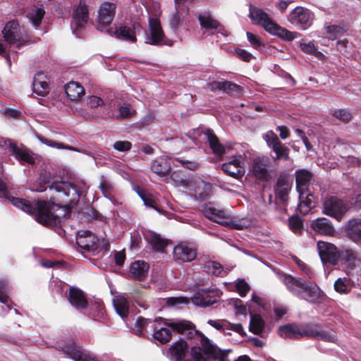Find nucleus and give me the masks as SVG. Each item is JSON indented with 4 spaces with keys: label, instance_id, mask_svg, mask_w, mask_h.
<instances>
[{
    "label": "nucleus",
    "instance_id": "60",
    "mask_svg": "<svg viewBox=\"0 0 361 361\" xmlns=\"http://www.w3.org/2000/svg\"><path fill=\"white\" fill-rule=\"evenodd\" d=\"M202 352H203L202 346H193L191 348L190 353L194 361H208L207 359L202 355Z\"/></svg>",
    "mask_w": 361,
    "mask_h": 361
},
{
    "label": "nucleus",
    "instance_id": "22",
    "mask_svg": "<svg viewBox=\"0 0 361 361\" xmlns=\"http://www.w3.org/2000/svg\"><path fill=\"white\" fill-rule=\"evenodd\" d=\"M2 34L4 40L8 44H14L17 42H19L18 46L21 44L20 42V27L19 23L17 21L12 20L8 22L2 30Z\"/></svg>",
    "mask_w": 361,
    "mask_h": 361
},
{
    "label": "nucleus",
    "instance_id": "43",
    "mask_svg": "<svg viewBox=\"0 0 361 361\" xmlns=\"http://www.w3.org/2000/svg\"><path fill=\"white\" fill-rule=\"evenodd\" d=\"M115 35L118 39L136 42L137 38L131 27L126 25H121L115 31Z\"/></svg>",
    "mask_w": 361,
    "mask_h": 361
},
{
    "label": "nucleus",
    "instance_id": "11",
    "mask_svg": "<svg viewBox=\"0 0 361 361\" xmlns=\"http://www.w3.org/2000/svg\"><path fill=\"white\" fill-rule=\"evenodd\" d=\"M313 20V13L302 6L295 7L288 16L289 22L298 26L302 30L311 27Z\"/></svg>",
    "mask_w": 361,
    "mask_h": 361
},
{
    "label": "nucleus",
    "instance_id": "51",
    "mask_svg": "<svg viewBox=\"0 0 361 361\" xmlns=\"http://www.w3.org/2000/svg\"><path fill=\"white\" fill-rule=\"evenodd\" d=\"M326 31L331 35L330 38L332 39H335L337 37L343 36L345 32L343 27L336 25L326 26Z\"/></svg>",
    "mask_w": 361,
    "mask_h": 361
},
{
    "label": "nucleus",
    "instance_id": "54",
    "mask_svg": "<svg viewBox=\"0 0 361 361\" xmlns=\"http://www.w3.org/2000/svg\"><path fill=\"white\" fill-rule=\"evenodd\" d=\"M175 10V13L171 15L170 18L169 25L173 30L177 31L181 25V20L179 14V9L177 6H176Z\"/></svg>",
    "mask_w": 361,
    "mask_h": 361
},
{
    "label": "nucleus",
    "instance_id": "13",
    "mask_svg": "<svg viewBox=\"0 0 361 361\" xmlns=\"http://www.w3.org/2000/svg\"><path fill=\"white\" fill-rule=\"evenodd\" d=\"M62 351L68 357L74 361H99L94 355L74 341L65 344L62 347Z\"/></svg>",
    "mask_w": 361,
    "mask_h": 361
},
{
    "label": "nucleus",
    "instance_id": "63",
    "mask_svg": "<svg viewBox=\"0 0 361 361\" xmlns=\"http://www.w3.org/2000/svg\"><path fill=\"white\" fill-rule=\"evenodd\" d=\"M300 48L304 53L309 54H314L317 50V47L312 42H310L308 43H300Z\"/></svg>",
    "mask_w": 361,
    "mask_h": 361
},
{
    "label": "nucleus",
    "instance_id": "4",
    "mask_svg": "<svg viewBox=\"0 0 361 361\" xmlns=\"http://www.w3.org/2000/svg\"><path fill=\"white\" fill-rule=\"evenodd\" d=\"M248 16L255 24L262 26L269 33L283 40L292 41L300 35L297 32H292L281 27L262 8L250 6Z\"/></svg>",
    "mask_w": 361,
    "mask_h": 361
},
{
    "label": "nucleus",
    "instance_id": "24",
    "mask_svg": "<svg viewBox=\"0 0 361 361\" xmlns=\"http://www.w3.org/2000/svg\"><path fill=\"white\" fill-rule=\"evenodd\" d=\"M222 171L228 176L235 179H240L245 175L243 163L239 158L235 157L231 161L221 166Z\"/></svg>",
    "mask_w": 361,
    "mask_h": 361
},
{
    "label": "nucleus",
    "instance_id": "9",
    "mask_svg": "<svg viewBox=\"0 0 361 361\" xmlns=\"http://www.w3.org/2000/svg\"><path fill=\"white\" fill-rule=\"evenodd\" d=\"M264 140L269 149L275 154L274 161H288L290 159V149L282 143L272 130L268 131Z\"/></svg>",
    "mask_w": 361,
    "mask_h": 361
},
{
    "label": "nucleus",
    "instance_id": "44",
    "mask_svg": "<svg viewBox=\"0 0 361 361\" xmlns=\"http://www.w3.org/2000/svg\"><path fill=\"white\" fill-rule=\"evenodd\" d=\"M0 147L8 149L16 159L22 164L23 163V149H20L16 143L13 142L11 140H0Z\"/></svg>",
    "mask_w": 361,
    "mask_h": 361
},
{
    "label": "nucleus",
    "instance_id": "8",
    "mask_svg": "<svg viewBox=\"0 0 361 361\" xmlns=\"http://www.w3.org/2000/svg\"><path fill=\"white\" fill-rule=\"evenodd\" d=\"M270 164V159L267 157L254 158L250 166L252 176L259 182H269L272 178L271 171L269 169Z\"/></svg>",
    "mask_w": 361,
    "mask_h": 361
},
{
    "label": "nucleus",
    "instance_id": "26",
    "mask_svg": "<svg viewBox=\"0 0 361 361\" xmlns=\"http://www.w3.org/2000/svg\"><path fill=\"white\" fill-rule=\"evenodd\" d=\"M149 269V264L147 262L136 260L130 264L129 276L135 281H145L147 277Z\"/></svg>",
    "mask_w": 361,
    "mask_h": 361
},
{
    "label": "nucleus",
    "instance_id": "36",
    "mask_svg": "<svg viewBox=\"0 0 361 361\" xmlns=\"http://www.w3.org/2000/svg\"><path fill=\"white\" fill-rule=\"evenodd\" d=\"M147 240L153 250L161 252H163L167 245L171 243V240L161 238L160 235L155 233L150 234Z\"/></svg>",
    "mask_w": 361,
    "mask_h": 361
},
{
    "label": "nucleus",
    "instance_id": "38",
    "mask_svg": "<svg viewBox=\"0 0 361 361\" xmlns=\"http://www.w3.org/2000/svg\"><path fill=\"white\" fill-rule=\"evenodd\" d=\"M313 195L310 192L305 193V195L300 196L299 194V204L298 205V210L302 215L307 214L310 210L314 207L312 202Z\"/></svg>",
    "mask_w": 361,
    "mask_h": 361
},
{
    "label": "nucleus",
    "instance_id": "46",
    "mask_svg": "<svg viewBox=\"0 0 361 361\" xmlns=\"http://www.w3.org/2000/svg\"><path fill=\"white\" fill-rule=\"evenodd\" d=\"M8 282L6 280H0V302L5 304L8 310L11 309V300L8 297Z\"/></svg>",
    "mask_w": 361,
    "mask_h": 361
},
{
    "label": "nucleus",
    "instance_id": "37",
    "mask_svg": "<svg viewBox=\"0 0 361 361\" xmlns=\"http://www.w3.org/2000/svg\"><path fill=\"white\" fill-rule=\"evenodd\" d=\"M337 255L338 256V262L346 264L348 267L355 266V262L357 259V252L352 249H345L340 250Z\"/></svg>",
    "mask_w": 361,
    "mask_h": 361
},
{
    "label": "nucleus",
    "instance_id": "16",
    "mask_svg": "<svg viewBox=\"0 0 361 361\" xmlns=\"http://www.w3.org/2000/svg\"><path fill=\"white\" fill-rule=\"evenodd\" d=\"M292 183L289 181V176L286 173H281L274 186L276 197L281 203L286 205L288 202L289 192Z\"/></svg>",
    "mask_w": 361,
    "mask_h": 361
},
{
    "label": "nucleus",
    "instance_id": "45",
    "mask_svg": "<svg viewBox=\"0 0 361 361\" xmlns=\"http://www.w3.org/2000/svg\"><path fill=\"white\" fill-rule=\"evenodd\" d=\"M205 267L208 273H211L216 276L224 277L227 274V271L224 270L223 266L215 261L208 262Z\"/></svg>",
    "mask_w": 361,
    "mask_h": 361
},
{
    "label": "nucleus",
    "instance_id": "2",
    "mask_svg": "<svg viewBox=\"0 0 361 361\" xmlns=\"http://www.w3.org/2000/svg\"><path fill=\"white\" fill-rule=\"evenodd\" d=\"M279 334L283 338L298 339L307 337L325 342L336 343L337 341V336L331 330H324L319 325L312 324L301 328L295 324H288L280 326Z\"/></svg>",
    "mask_w": 361,
    "mask_h": 361
},
{
    "label": "nucleus",
    "instance_id": "64",
    "mask_svg": "<svg viewBox=\"0 0 361 361\" xmlns=\"http://www.w3.org/2000/svg\"><path fill=\"white\" fill-rule=\"evenodd\" d=\"M224 321L226 322V324L228 325V326L226 327V329L234 331L243 336L246 335L241 324H232L227 320Z\"/></svg>",
    "mask_w": 361,
    "mask_h": 361
},
{
    "label": "nucleus",
    "instance_id": "40",
    "mask_svg": "<svg viewBox=\"0 0 361 361\" xmlns=\"http://www.w3.org/2000/svg\"><path fill=\"white\" fill-rule=\"evenodd\" d=\"M264 326L265 322L261 315L251 314L249 329L252 334L260 335L264 331Z\"/></svg>",
    "mask_w": 361,
    "mask_h": 361
},
{
    "label": "nucleus",
    "instance_id": "5",
    "mask_svg": "<svg viewBox=\"0 0 361 361\" xmlns=\"http://www.w3.org/2000/svg\"><path fill=\"white\" fill-rule=\"evenodd\" d=\"M348 204L336 196H326L322 202V213L341 221L348 210Z\"/></svg>",
    "mask_w": 361,
    "mask_h": 361
},
{
    "label": "nucleus",
    "instance_id": "27",
    "mask_svg": "<svg viewBox=\"0 0 361 361\" xmlns=\"http://www.w3.org/2000/svg\"><path fill=\"white\" fill-rule=\"evenodd\" d=\"M200 25L206 30H217L219 32L223 33L224 27L221 23L214 18L209 12L196 14Z\"/></svg>",
    "mask_w": 361,
    "mask_h": 361
},
{
    "label": "nucleus",
    "instance_id": "30",
    "mask_svg": "<svg viewBox=\"0 0 361 361\" xmlns=\"http://www.w3.org/2000/svg\"><path fill=\"white\" fill-rule=\"evenodd\" d=\"M46 76L42 72L37 73L32 80V90L39 96H45L49 92V86L45 80Z\"/></svg>",
    "mask_w": 361,
    "mask_h": 361
},
{
    "label": "nucleus",
    "instance_id": "12",
    "mask_svg": "<svg viewBox=\"0 0 361 361\" xmlns=\"http://www.w3.org/2000/svg\"><path fill=\"white\" fill-rule=\"evenodd\" d=\"M197 249L195 244L189 242H180L173 248L174 259L179 262H190L196 259Z\"/></svg>",
    "mask_w": 361,
    "mask_h": 361
},
{
    "label": "nucleus",
    "instance_id": "53",
    "mask_svg": "<svg viewBox=\"0 0 361 361\" xmlns=\"http://www.w3.org/2000/svg\"><path fill=\"white\" fill-rule=\"evenodd\" d=\"M235 286L240 297H245L250 290L249 284L245 279H238Z\"/></svg>",
    "mask_w": 361,
    "mask_h": 361
},
{
    "label": "nucleus",
    "instance_id": "1",
    "mask_svg": "<svg viewBox=\"0 0 361 361\" xmlns=\"http://www.w3.org/2000/svg\"><path fill=\"white\" fill-rule=\"evenodd\" d=\"M47 188L53 192L50 200L24 199V212L44 226L60 228L61 219L70 214L69 209L78 202L81 194L76 185L67 181H51L50 173L44 172L40 174L35 190L43 192Z\"/></svg>",
    "mask_w": 361,
    "mask_h": 361
},
{
    "label": "nucleus",
    "instance_id": "25",
    "mask_svg": "<svg viewBox=\"0 0 361 361\" xmlns=\"http://www.w3.org/2000/svg\"><path fill=\"white\" fill-rule=\"evenodd\" d=\"M77 244L86 251L94 252L99 247V239L92 232L85 231L77 238Z\"/></svg>",
    "mask_w": 361,
    "mask_h": 361
},
{
    "label": "nucleus",
    "instance_id": "55",
    "mask_svg": "<svg viewBox=\"0 0 361 361\" xmlns=\"http://www.w3.org/2000/svg\"><path fill=\"white\" fill-rule=\"evenodd\" d=\"M39 140L43 144L46 145L47 146L51 147H55L57 149H73V147H69V146L66 145L61 142H58L55 140L48 139L45 137H40Z\"/></svg>",
    "mask_w": 361,
    "mask_h": 361
},
{
    "label": "nucleus",
    "instance_id": "21",
    "mask_svg": "<svg viewBox=\"0 0 361 361\" xmlns=\"http://www.w3.org/2000/svg\"><path fill=\"white\" fill-rule=\"evenodd\" d=\"M343 231L353 243H361V218L349 219L343 227Z\"/></svg>",
    "mask_w": 361,
    "mask_h": 361
},
{
    "label": "nucleus",
    "instance_id": "48",
    "mask_svg": "<svg viewBox=\"0 0 361 361\" xmlns=\"http://www.w3.org/2000/svg\"><path fill=\"white\" fill-rule=\"evenodd\" d=\"M290 229L295 233H300L303 229V221L298 216L293 215L288 219Z\"/></svg>",
    "mask_w": 361,
    "mask_h": 361
},
{
    "label": "nucleus",
    "instance_id": "62",
    "mask_svg": "<svg viewBox=\"0 0 361 361\" xmlns=\"http://www.w3.org/2000/svg\"><path fill=\"white\" fill-rule=\"evenodd\" d=\"M132 147V144L129 141H116L114 144V148L119 152L129 151Z\"/></svg>",
    "mask_w": 361,
    "mask_h": 361
},
{
    "label": "nucleus",
    "instance_id": "14",
    "mask_svg": "<svg viewBox=\"0 0 361 361\" xmlns=\"http://www.w3.org/2000/svg\"><path fill=\"white\" fill-rule=\"evenodd\" d=\"M204 216L223 226H228L232 228L241 229L242 227L238 224H234L231 221L228 217L226 212L224 209H219L214 207L211 206V203L204 207Z\"/></svg>",
    "mask_w": 361,
    "mask_h": 361
},
{
    "label": "nucleus",
    "instance_id": "61",
    "mask_svg": "<svg viewBox=\"0 0 361 361\" xmlns=\"http://www.w3.org/2000/svg\"><path fill=\"white\" fill-rule=\"evenodd\" d=\"M11 193V189H9L7 182L0 178V197L5 200L6 197H8V195Z\"/></svg>",
    "mask_w": 361,
    "mask_h": 361
},
{
    "label": "nucleus",
    "instance_id": "17",
    "mask_svg": "<svg viewBox=\"0 0 361 361\" xmlns=\"http://www.w3.org/2000/svg\"><path fill=\"white\" fill-rule=\"evenodd\" d=\"M295 174L296 190L302 197L305 193L310 192L309 187L314 174L310 171L305 169L297 170Z\"/></svg>",
    "mask_w": 361,
    "mask_h": 361
},
{
    "label": "nucleus",
    "instance_id": "49",
    "mask_svg": "<svg viewBox=\"0 0 361 361\" xmlns=\"http://www.w3.org/2000/svg\"><path fill=\"white\" fill-rule=\"evenodd\" d=\"M334 289L339 293H348L350 291L349 279L338 278L334 283Z\"/></svg>",
    "mask_w": 361,
    "mask_h": 361
},
{
    "label": "nucleus",
    "instance_id": "58",
    "mask_svg": "<svg viewBox=\"0 0 361 361\" xmlns=\"http://www.w3.org/2000/svg\"><path fill=\"white\" fill-rule=\"evenodd\" d=\"M40 161L39 157L24 148V162L30 165H35Z\"/></svg>",
    "mask_w": 361,
    "mask_h": 361
},
{
    "label": "nucleus",
    "instance_id": "57",
    "mask_svg": "<svg viewBox=\"0 0 361 361\" xmlns=\"http://www.w3.org/2000/svg\"><path fill=\"white\" fill-rule=\"evenodd\" d=\"M151 322L152 320L150 319L139 317L135 322V331H136V334L139 336L142 335L144 328Z\"/></svg>",
    "mask_w": 361,
    "mask_h": 361
},
{
    "label": "nucleus",
    "instance_id": "32",
    "mask_svg": "<svg viewBox=\"0 0 361 361\" xmlns=\"http://www.w3.org/2000/svg\"><path fill=\"white\" fill-rule=\"evenodd\" d=\"M135 191L145 206L160 212L159 200L155 196L141 186H137Z\"/></svg>",
    "mask_w": 361,
    "mask_h": 361
},
{
    "label": "nucleus",
    "instance_id": "6",
    "mask_svg": "<svg viewBox=\"0 0 361 361\" xmlns=\"http://www.w3.org/2000/svg\"><path fill=\"white\" fill-rule=\"evenodd\" d=\"M149 32L147 33V31L145 30V42L147 44L155 46L172 45V42L165 36L161 22L158 18H149Z\"/></svg>",
    "mask_w": 361,
    "mask_h": 361
},
{
    "label": "nucleus",
    "instance_id": "41",
    "mask_svg": "<svg viewBox=\"0 0 361 361\" xmlns=\"http://www.w3.org/2000/svg\"><path fill=\"white\" fill-rule=\"evenodd\" d=\"M92 318L98 322L105 323L107 320L106 310L104 304L100 302H95L91 307Z\"/></svg>",
    "mask_w": 361,
    "mask_h": 361
},
{
    "label": "nucleus",
    "instance_id": "34",
    "mask_svg": "<svg viewBox=\"0 0 361 361\" xmlns=\"http://www.w3.org/2000/svg\"><path fill=\"white\" fill-rule=\"evenodd\" d=\"M216 293L214 289L204 288L198 292L197 295L193 298V302L201 306H209L216 302L214 296L211 294Z\"/></svg>",
    "mask_w": 361,
    "mask_h": 361
},
{
    "label": "nucleus",
    "instance_id": "15",
    "mask_svg": "<svg viewBox=\"0 0 361 361\" xmlns=\"http://www.w3.org/2000/svg\"><path fill=\"white\" fill-rule=\"evenodd\" d=\"M317 249L323 264L336 265L339 251L336 245L331 243L319 240L317 242Z\"/></svg>",
    "mask_w": 361,
    "mask_h": 361
},
{
    "label": "nucleus",
    "instance_id": "19",
    "mask_svg": "<svg viewBox=\"0 0 361 361\" xmlns=\"http://www.w3.org/2000/svg\"><path fill=\"white\" fill-rule=\"evenodd\" d=\"M311 228L317 233L325 236H334L336 229L331 221L326 217H319L312 220Z\"/></svg>",
    "mask_w": 361,
    "mask_h": 361
},
{
    "label": "nucleus",
    "instance_id": "23",
    "mask_svg": "<svg viewBox=\"0 0 361 361\" xmlns=\"http://www.w3.org/2000/svg\"><path fill=\"white\" fill-rule=\"evenodd\" d=\"M209 86L212 92L221 90L229 94L240 95L243 92V87L228 80L213 81L209 84Z\"/></svg>",
    "mask_w": 361,
    "mask_h": 361
},
{
    "label": "nucleus",
    "instance_id": "18",
    "mask_svg": "<svg viewBox=\"0 0 361 361\" xmlns=\"http://www.w3.org/2000/svg\"><path fill=\"white\" fill-rule=\"evenodd\" d=\"M202 351L204 354L218 361H230L227 356L231 350L227 351L222 350L217 346L212 343L208 338H203L202 339Z\"/></svg>",
    "mask_w": 361,
    "mask_h": 361
},
{
    "label": "nucleus",
    "instance_id": "42",
    "mask_svg": "<svg viewBox=\"0 0 361 361\" xmlns=\"http://www.w3.org/2000/svg\"><path fill=\"white\" fill-rule=\"evenodd\" d=\"M44 15L45 11L44 6L41 4L39 7L35 6L34 9L28 12L27 17L30 19L32 24L37 27L41 25Z\"/></svg>",
    "mask_w": 361,
    "mask_h": 361
},
{
    "label": "nucleus",
    "instance_id": "7",
    "mask_svg": "<svg viewBox=\"0 0 361 361\" xmlns=\"http://www.w3.org/2000/svg\"><path fill=\"white\" fill-rule=\"evenodd\" d=\"M164 324L170 327L173 331L183 334L188 339L200 341V344L202 345L203 338H207L202 333L195 329V325L187 320H180L177 322H165Z\"/></svg>",
    "mask_w": 361,
    "mask_h": 361
},
{
    "label": "nucleus",
    "instance_id": "3",
    "mask_svg": "<svg viewBox=\"0 0 361 361\" xmlns=\"http://www.w3.org/2000/svg\"><path fill=\"white\" fill-rule=\"evenodd\" d=\"M283 282L288 290L294 296L310 303L319 302L324 296V293L317 284L312 285L302 278L285 274Z\"/></svg>",
    "mask_w": 361,
    "mask_h": 361
},
{
    "label": "nucleus",
    "instance_id": "33",
    "mask_svg": "<svg viewBox=\"0 0 361 361\" xmlns=\"http://www.w3.org/2000/svg\"><path fill=\"white\" fill-rule=\"evenodd\" d=\"M65 92L69 99L77 101L85 94V90L79 82L71 81L65 85Z\"/></svg>",
    "mask_w": 361,
    "mask_h": 361
},
{
    "label": "nucleus",
    "instance_id": "52",
    "mask_svg": "<svg viewBox=\"0 0 361 361\" xmlns=\"http://www.w3.org/2000/svg\"><path fill=\"white\" fill-rule=\"evenodd\" d=\"M99 189L106 197L109 198L113 195L114 192V188L111 183L106 179L104 178L100 183Z\"/></svg>",
    "mask_w": 361,
    "mask_h": 361
},
{
    "label": "nucleus",
    "instance_id": "20",
    "mask_svg": "<svg viewBox=\"0 0 361 361\" xmlns=\"http://www.w3.org/2000/svg\"><path fill=\"white\" fill-rule=\"evenodd\" d=\"M70 304L78 310H85L88 307V301L85 293L78 288L71 287L67 296Z\"/></svg>",
    "mask_w": 361,
    "mask_h": 361
},
{
    "label": "nucleus",
    "instance_id": "35",
    "mask_svg": "<svg viewBox=\"0 0 361 361\" xmlns=\"http://www.w3.org/2000/svg\"><path fill=\"white\" fill-rule=\"evenodd\" d=\"M115 310L118 315L123 319L126 318L129 314V302L124 295H119L113 300Z\"/></svg>",
    "mask_w": 361,
    "mask_h": 361
},
{
    "label": "nucleus",
    "instance_id": "47",
    "mask_svg": "<svg viewBox=\"0 0 361 361\" xmlns=\"http://www.w3.org/2000/svg\"><path fill=\"white\" fill-rule=\"evenodd\" d=\"M171 331L164 327L155 330L153 334V337L162 344L169 342L171 339Z\"/></svg>",
    "mask_w": 361,
    "mask_h": 361
},
{
    "label": "nucleus",
    "instance_id": "59",
    "mask_svg": "<svg viewBox=\"0 0 361 361\" xmlns=\"http://www.w3.org/2000/svg\"><path fill=\"white\" fill-rule=\"evenodd\" d=\"M247 37L249 42L251 44L253 48L259 49L261 47H264L263 42L260 39L250 32H247Z\"/></svg>",
    "mask_w": 361,
    "mask_h": 361
},
{
    "label": "nucleus",
    "instance_id": "10",
    "mask_svg": "<svg viewBox=\"0 0 361 361\" xmlns=\"http://www.w3.org/2000/svg\"><path fill=\"white\" fill-rule=\"evenodd\" d=\"M89 20V11L85 0H80L78 6L74 9L71 20L73 32L78 37H82V30Z\"/></svg>",
    "mask_w": 361,
    "mask_h": 361
},
{
    "label": "nucleus",
    "instance_id": "39",
    "mask_svg": "<svg viewBox=\"0 0 361 361\" xmlns=\"http://www.w3.org/2000/svg\"><path fill=\"white\" fill-rule=\"evenodd\" d=\"M151 170L159 176H165L171 170V164L167 160L159 158L152 161Z\"/></svg>",
    "mask_w": 361,
    "mask_h": 361
},
{
    "label": "nucleus",
    "instance_id": "56",
    "mask_svg": "<svg viewBox=\"0 0 361 361\" xmlns=\"http://www.w3.org/2000/svg\"><path fill=\"white\" fill-rule=\"evenodd\" d=\"M176 161L178 162L183 168L190 171H196L200 166V164L197 161H189L186 159L177 158Z\"/></svg>",
    "mask_w": 361,
    "mask_h": 361
},
{
    "label": "nucleus",
    "instance_id": "28",
    "mask_svg": "<svg viewBox=\"0 0 361 361\" xmlns=\"http://www.w3.org/2000/svg\"><path fill=\"white\" fill-rule=\"evenodd\" d=\"M188 348V345L183 339H180L175 342L169 348L171 360L173 361H192L190 360H185Z\"/></svg>",
    "mask_w": 361,
    "mask_h": 361
},
{
    "label": "nucleus",
    "instance_id": "31",
    "mask_svg": "<svg viewBox=\"0 0 361 361\" xmlns=\"http://www.w3.org/2000/svg\"><path fill=\"white\" fill-rule=\"evenodd\" d=\"M116 6L114 4L104 2L99 10V18L101 23L109 25L112 22L115 15Z\"/></svg>",
    "mask_w": 361,
    "mask_h": 361
},
{
    "label": "nucleus",
    "instance_id": "29",
    "mask_svg": "<svg viewBox=\"0 0 361 361\" xmlns=\"http://www.w3.org/2000/svg\"><path fill=\"white\" fill-rule=\"evenodd\" d=\"M204 135L209 145V147L215 155L222 156L225 154V147L220 143L218 137L215 135L213 130L207 128L204 132Z\"/></svg>",
    "mask_w": 361,
    "mask_h": 361
},
{
    "label": "nucleus",
    "instance_id": "50",
    "mask_svg": "<svg viewBox=\"0 0 361 361\" xmlns=\"http://www.w3.org/2000/svg\"><path fill=\"white\" fill-rule=\"evenodd\" d=\"M333 116L343 123H349L353 118L352 114L347 109H340L334 111Z\"/></svg>",
    "mask_w": 361,
    "mask_h": 361
}]
</instances>
